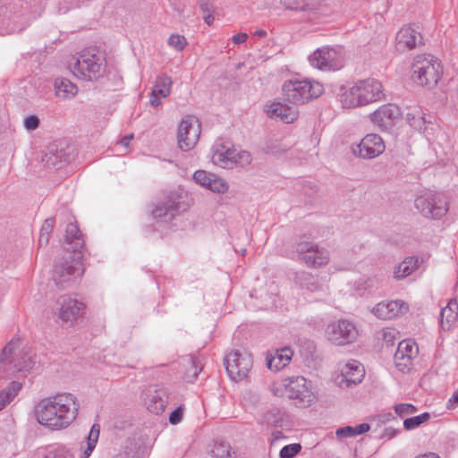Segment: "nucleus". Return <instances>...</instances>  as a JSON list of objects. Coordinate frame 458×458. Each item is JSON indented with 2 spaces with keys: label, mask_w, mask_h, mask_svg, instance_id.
I'll return each mask as SVG.
<instances>
[{
  "label": "nucleus",
  "mask_w": 458,
  "mask_h": 458,
  "mask_svg": "<svg viewBox=\"0 0 458 458\" xmlns=\"http://www.w3.org/2000/svg\"><path fill=\"white\" fill-rule=\"evenodd\" d=\"M65 242L71 245L72 254L58 259L54 266L53 279L59 288L67 287L76 277L81 276L84 273L82 259L85 241L76 222L67 224Z\"/></svg>",
  "instance_id": "obj_1"
},
{
  "label": "nucleus",
  "mask_w": 458,
  "mask_h": 458,
  "mask_svg": "<svg viewBox=\"0 0 458 458\" xmlns=\"http://www.w3.org/2000/svg\"><path fill=\"white\" fill-rule=\"evenodd\" d=\"M80 404L70 393L57 394L42 399L35 407L39 424L52 429L68 427L77 417Z\"/></svg>",
  "instance_id": "obj_2"
},
{
  "label": "nucleus",
  "mask_w": 458,
  "mask_h": 458,
  "mask_svg": "<svg viewBox=\"0 0 458 458\" xmlns=\"http://www.w3.org/2000/svg\"><path fill=\"white\" fill-rule=\"evenodd\" d=\"M20 339H12L0 355L2 369L10 377H17L30 371L35 365V359L30 348L20 347Z\"/></svg>",
  "instance_id": "obj_3"
},
{
  "label": "nucleus",
  "mask_w": 458,
  "mask_h": 458,
  "mask_svg": "<svg viewBox=\"0 0 458 458\" xmlns=\"http://www.w3.org/2000/svg\"><path fill=\"white\" fill-rule=\"evenodd\" d=\"M74 62L69 64L72 73L82 80L92 81L101 78L106 66L105 55L97 47H89L82 50Z\"/></svg>",
  "instance_id": "obj_4"
},
{
  "label": "nucleus",
  "mask_w": 458,
  "mask_h": 458,
  "mask_svg": "<svg viewBox=\"0 0 458 458\" xmlns=\"http://www.w3.org/2000/svg\"><path fill=\"white\" fill-rule=\"evenodd\" d=\"M443 75L440 60L429 54L417 55L411 64V78L414 82L428 89H434Z\"/></svg>",
  "instance_id": "obj_5"
},
{
  "label": "nucleus",
  "mask_w": 458,
  "mask_h": 458,
  "mask_svg": "<svg viewBox=\"0 0 458 458\" xmlns=\"http://www.w3.org/2000/svg\"><path fill=\"white\" fill-rule=\"evenodd\" d=\"M324 87L318 81L310 79L288 80L282 86V92L286 102L300 106L318 98Z\"/></svg>",
  "instance_id": "obj_6"
},
{
  "label": "nucleus",
  "mask_w": 458,
  "mask_h": 458,
  "mask_svg": "<svg viewBox=\"0 0 458 458\" xmlns=\"http://www.w3.org/2000/svg\"><path fill=\"white\" fill-rule=\"evenodd\" d=\"M289 257L310 268H320L329 263V251L316 242L300 237L293 244Z\"/></svg>",
  "instance_id": "obj_7"
},
{
  "label": "nucleus",
  "mask_w": 458,
  "mask_h": 458,
  "mask_svg": "<svg viewBox=\"0 0 458 458\" xmlns=\"http://www.w3.org/2000/svg\"><path fill=\"white\" fill-rule=\"evenodd\" d=\"M414 206L418 212L428 219H440L447 210V202L444 196L434 191H424L414 199Z\"/></svg>",
  "instance_id": "obj_8"
},
{
  "label": "nucleus",
  "mask_w": 458,
  "mask_h": 458,
  "mask_svg": "<svg viewBox=\"0 0 458 458\" xmlns=\"http://www.w3.org/2000/svg\"><path fill=\"white\" fill-rule=\"evenodd\" d=\"M215 147L213 160L224 168H232L234 165L244 167L251 163V155L246 150L238 151L225 144H216Z\"/></svg>",
  "instance_id": "obj_9"
},
{
  "label": "nucleus",
  "mask_w": 458,
  "mask_h": 458,
  "mask_svg": "<svg viewBox=\"0 0 458 458\" xmlns=\"http://www.w3.org/2000/svg\"><path fill=\"white\" fill-rule=\"evenodd\" d=\"M284 394L295 401L299 406H309L313 401L314 395L307 384L305 377L301 376L289 377L284 379Z\"/></svg>",
  "instance_id": "obj_10"
},
{
  "label": "nucleus",
  "mask_w": 458,
  "mask_h": 458,
  "mask_svg": "<svg viewBox=\"0 0 458 458\" xmlns=\"http://www.w3.org/2000/svg\"><path fill=\"white\" fill-rule=\"evenodd\" d=\"M224 364L230 378L235 382L244 379L252 368V357L249 353L233 351L224 359Z\"/></svg>",
  "instance_id": "obj_11"
},
{
  "label": "nucleus",
  "mask_w": 458,
  "mask_h": 458,
  "mask_svg": "<svg viewBox=\"0 0 458 458\" xmlns=\"http://www.w3.org/2000/svg\"><path fill=\"white\" fill-rule=\"evenodd\" d=\"M327 339L336 345H345L352 343L358 330L355 325L347 319H339L330 323L326 328Z\"/></svg>",
  "instance_id": "obj_12"
},
{
  "label": "nucleus",
  "mask_w": 458,
  "mask_h": 458,
  "mask_svg": "<svg viewBox=\"0 0 458 458\" xmlns=\"http://www.w3.org/2000/svg\"><path fill=\"white\" fill-rule=\"evenodd\" d=\"M200 123L194 116L183 118L178 127V147L182 151L191 150L197 144L200 135Z\"/></svg>",
  "instance_id": "obj_13"
},
{
  "label": "nucleus",
  "mask_w": 458,
  "mask_h": 458,
  "mask_svg": "<svg viewBox=\"0 0 458 458\" xmlns=\"http://www.w3.org/2000/svg\"><path fill=\"white\" fill-rule=\"evenodd\" d=\"M285 9L306 13L310 21L327 16L330 8L320 0H283Z\"/></svg>",
  "instance_id": "obj_14"
},
{
  "label": "nucleus",
  "mask_w": 458,
  "mask_h": 458,
  "mask_svg": "<svg viewBox=\"0 0 458 458\" xmlns=\"http://www.w3.org/2000/svg\"><path fill=\"white\" fill-rule=\"evenodd\" d=\"M309 61L311 66L321 71H335L341 67L337 52L328 47L318 48L310 55Z\"/></svg>",
  "instance_id": "obj_15"
},
{
  "label": "nucleus",
  "mask_w": 458,
  "mask_h": 458,
  "mask_svg": "<svg viewBox=\"0 0 458 458\" xmlns=\"http://www.w3.org/2000/svg\"><path fill=\"white\" fill-rule=\"evenodd\" d=\"M386 148L382 138L374 133L366 135L360 144L352 148V152L355 156L362 158H374L384 152Z\"/></svg>",
  "instance_id": "obj_16"
},
{
  "label": "nucleus",
  "mask_w": 458,
  "mask_h": 458,
  "mask_svg": "<svg viewBox=\"0 0 458 458\" xmlns=\"http://www.w3.org/2000/svg\"><path fill=\"white\" fill-rule=\"evenodd\" d=\"M355 90L360 95L361 105L380 100L383 97V87L379 81L372 78L358 81L355 82Z\"/></svg>",
  "instance_id": "obj_17"
},
{
  "label": "nucleus",
  "mask_w": 458,
  "mask_h": 458,
  "mask_svg": "<svg viewBox=\"0 0 458 458\" xmlns=\"http://www.w3.org/2000/svg\"><path fill=\"white\" fill-rule=\"evenodd\" d=\"M59 318L66 323L72 325L81 316L84 310V303L71 296H61L58 299Z\"/></svg>",
  "instance_id": "obj_18"
},
{
  "label": "nucleus",
  "mask_w": 458,
  "mask_h": 458,
  "mask_svg": "<svg viewBox=\"0 0 458 458\" xmlns=\"http://www.w3.org/2000/svg\"><path fill=\"white\" fill-rule=\"evenodd\" d=\"M294 283L305 292V293H326V288L318 275L307 271L294 273Z\"/></svg>",
  "instance_id": "obj_19"
},
{
  "label": "nucleus",
  "mask_w": 458,
  "mask_h": 458,
  "mask_svg": "<svg viewBox=\"0 0 458 458\" xmlns=\"http://www.w3.org/2000/svg\"><path fill=\"white\" fill-rule=\"evenodd\" d=\"M407 310L408 305L403 301L396 300L377 303L372 312L380 319H392L404 314Z\"/></svg>",
  "instance_id": "obj_20"
},
{
  "label": "nucleus",
  "mask_w": 458,
  "mask_h": 458,
  "mask_svg": "<svg viewBox=\"0 0 458 458\" xmlns=\"http://www.w3.org/2000/svg\"><path fill=\"white\" fill-rule=\"evenodd\" d=\"M145 399L148 410L154 414L164 412L168 403V392L164 387H149Z\"/></svg>",
  "instance_id": "obj_21"
},
{
  "label": "nucleus",
  "mask_w": 458,
  "mask_h": 458,
  "mask_svg": "<svg viewBox=\"0 0 458 458\" xmlns=\"http://www.w3.org/2000/svg\"><path fill=\"white\" fill-rule=\"evenodd\" d=\"M148 446L144 441L138 437H128L122 445L117 454L113 458H146Z\"/></svg>",
  "instance_id": "obj_22"
},
{
  "label": "nucleus",
  "mask_w": 458,
  "mask_h": 458,
  "mask_svg": "<svg viewBox=\"0 0 458 458\" xmlns=\"http://www.w3.org/2000/svg\"><path fill=\"white\" fill-rule=\"evenodd\" d=\"M180 202L175 198H169L158 202L152 211L157 222L170 223L179 213Z\"/></svg>",
  "instance_id": "obj_23"
},
{
  "label": "nucleus",
  "mask_w": 458,
  "mask_h": 458,
  "mask_svg": "<svg viewBox=\"0 0 458 458\" xmlns=\"http://www.w3.org/2000/svg\"><path fill=\"white\" fill-rule=\"evenodd\" d=\"M341 387H351L360 383L365 376V369L361 363L357 360L347 362L341 370Z\"/></svg>",
  "instance_id": "obj_24"
},
{
  "label": "nucleus",
  "mask_w": 458,
  "mask_h": 458,
  "mask_svg": "<svg viewBox=\"0 0 458 458\" xmlns=\"http://www.w3.org/2000/svg\"><path fill=\"white\" fill-rule=\"evenodd\" d=\"M400 115V108L396 105L387 104L373 112L370 114V119L377 126L386 129Z\"/></svg>",
  "instance_id": "obj_25"
},
{
  "label": "nucleus",
  "mask_w": 458,
  "mask_h": 458,
  "mask_svg": "<svg viewBox=\"0 0 458 458\" xmlns=\"http://www.w3.org/2000/svg\"><path fill=\"white\" fill-rule=\"evenodd\" d=\"M172 83V79L167 75L162 74L157 77L150 94L149 103L151 106H158L161 104V99L170 95Z\"/></svg>",
  "instance_id": "obj_26"
},
{
  "label": "nucleus",
  "mask_w": 458,
  "mask_h": 458,
  "mask_svg": "<svg viewBox=\"0 0 458 458\" xmlns=\"http://www.w3.org/2000/svg\"><path fill=\"white\" fill-rule=\"evenodd\" d=\"M266 112L268 117L272 119L280 118L284 123H291L298 117L295 108L280 102H274L267 106Z\"/></svg>",
  "instance_id": "obj_27"
},
{
  "label": "nucleus",
  "mask_w": 458,
  "mask_h": 458,
  "mask_svg": "<svg viewBox=\"0 0 458 458\" xmlns=\"http://www.w3.org/2000/svg\"><path fill=\"white\" fill-rule=\"evenodd\" d=\"M397 46L399 47L412 49L422 43V36L411 27L402 28L396 35Z\"/></svg>",
  "instance_id": "obj_28"
},
{
  "label": "nucleus",
  "mask_w": 458,
  "mask_h": 458,
  "mask_svg": "<svg viewBox=\"0 0 458 458\" xmlns=\"http://www.w3.org/2000/svg\"><path fill=\"white\" fill-rule=\"evenodd\" d=\"M293 352L289 347L276 350L274 354L267 356V365L270 370L279 371L291 361Z\"/></svg>",
  "instance_id": "obj_29"
},
{
  "label": "nucleus",
  "mask_w": 458,
  "mask_h": 458,
  "mask_svg": "<svg viewBox=\"0 0 458 458\" xmlns=\"http://www.w3.org/2000/svg\"><path fill=\"white\" fill-rule=\"evenodd\" d=\"M337 98L344 108H354L362 106L360 95L355 90V84L352 87L341 86L337 93Z\"/></svg>",
  "instance_id": "obj_30"
},
{
  "label": "nucleus",
  "mask_w": 458,
  "mask_h": 458,
  "mask_svg": "<svg viewBox=\"0 0 458 458\" xmlns=\"http://www.w3.org/2000/svg\"><path fill=\"white\" fill-rule=\"evenodd\" d=\"M458 318L457 301L450 300L447 305L440 311V324L443 329H449Z\"/></svg>",
  "instance_id": "obj_31"
},
{
  "label": "nucleus",
  "mask_w": 458,
  "mask_h": 458,
  "mask_svg": "<svg viewBox=\"0 0 458 458\" xmlns=\"http://www.w3.org/2000/svg\"><path fill=\"white\" fill-rule=\"evenodd\" d=\"M419 267L420 259L418 257H407L394 268V277L398 280L405 278L418 269Z\"/></svg>",
  "instance_id": "obj_32"
},
{
  "label": "nucleus",
  "mask_w": 458,
  "mask_h": 458,
  "mask_svg": "<svg viewBox=\"0 0 458 458\" xmlns=\"http://www.w3.org/2000/svg\"><path fill=\"white\" fill-rule=\"evenodd\" d=\"M55 92L56 97L67 99L77 94L78 88L70 80L60 77L55 80Z\"/></svg>",
  "instance_id": "obj_33"
},
{
  "label": "nucleus",
  "mask_w": 458,
  "mask_h": 458,
  "mask_svg": "<svg viewBox=\"0 0 458 458\" xmlns=\"http://www.w3.org/2000/svg\"><path fill=\"white\" fill-rule=\"evenodd\" d=\"M20 382L13 381L0 392V411L9 404L21 389Z\"/></svg>",
  "instance_id": "obj_34"
},
{
  "label": "nucleus",
  "mask_w": 458,
  "mask_h": 458,
  "mask_svg": "<svg viewBox=\"0 0 458 458\" xmlns=\"http://www.w3.org/2000/svg\"><path fill=\"white\" fill-rule=\"evenodd\" d=\"M405 120L410 124L411 127L414 128L419 131L426 128V121L420 107H414L411 111H408L405 114Z\"/></svg>",
  "instance_id": "obj_35"
},
{
  "label": "nucleus",
  "mask_w": 458,
  "mask_h": 458,
  "mask_svg": "<svg viewBox=\"0 0 458 458\" xmlns=\"http://www.w3.org/2000/svg\"><path fill=\"white\" fill-rule=\"evenodd\" d=\"M205 189L214 193L223 194L228 191L229 185L225 179L212 173Z\"/></svg>",
  "instance_id": "obj_36"
},
{
  "label": "nucleus",
  "mask_w": 458,
  "mask_h": 458,
  "mask_svg": "<svg viewBox=\"0 0 458 458\" xmlns=\"http://www.w3.org/2000/svg\"><path fill=\"white\" fill-rule=\"evenodd\" d=\"M100 433V426L93 424L87 437V447L83 451L81 458H89L96 447Z\"/></svg>",
  "instance_id": "obj_37"
},
{
  "label": "nucleus",
  "mask_w": 458,
  "mask_h": 458,
  "mask_svg": "<svg viewBox=\"0 0 458 458\" xmlns=\"http://www.w3.org/2000/svg\"><path fill=\"white\" fill-rule=\"evenodd\" d=\"M211 453L216 458H229L231 457V445L228 442L216 440L214 443Z\"/></svg>",
  "instance_id": "obj_38"
},
{
  "label": "nucleus",
  "mask_w": 458,
  "mask_h": 458,
  "mask_svg": "<svg viewBox=\"0 0 458 458\" xmlns=\"http://www.w3.org/2000/svg\"><path fill=\"white\" fill-rule=\"evenodd\" d=\"M430 419V414L428 412H423L418 416H413L410 418H406L403 420V428L405 430H412L420 427L424 422L428 421Z\"/></svg>",
  "instance_id": "obj_39"
},
{
  "label": "nucleus",
  "mask_w": 458,
  "mask_h": 458,
  "mask_svg": "<svg viewBox=\"0 0 458 458\" xmlns=\"http://www.w3.org/2000/svg\"><path fill=\"white\" fill-rule=\"evenodd\" d=\"M396 352L403 353V355H409L411 358H415L418 355L419 348L417 344L412 340H403L398 344Z\"/></svg>",
  "instance_id": "obj_40"
},
{
  "label": "nucleus",
  "mask_w": 458,
  "mask_h": 458,
  "mask_svg": "<svg viewBox=\"0 0 458 458\" xmlns=\"http://www.w3.org/2000/svg\"><path fill=\"white\" fill-rule=\"evenodd\" d=\"M412 359L409 355H403V353H399V352H395L394 355V364L398 370L402 372L409 371L412 365Z\"/></svg>",
  "instance_id": "obj_41"
},
{
  "label": "nucleus",
  "mask_w": 458,
  "mask_h": 458,
  "mask_svg": "<svg viewBox=\"0 0 458 458\" xmlns=\"http://www.w3.org/2000/svg\"><path fill=\"white\" fill-rule=\"evenodd\" d=\"M44 458H75L74 454L65 446H56L49 449Z\"/></svg>",
  "instance_id": "obj_42"
},
{
  "label": "nucleus",
  "mask_w": 458,
  "mask_h": 458,
  "mask_svg": "<svg viewBox=\"0 0 458 458\" xmlns=\"http://www.w3.org/2000/svg\"><path fill=\"white\" fill-rule=\"evenodd\" d=\"M396 334L395 329L386 327L377 333V338L381 339L386 344V347H389L394 345Z\"/></svg>",
  "instance_id": "obj_43"
},
{
  "label": "nucleus",
  "mask_w": 458,
  "mask_h": 458,
  "mask_svg": "<svg viewBox=\"0 0 458 458\" xmlns=\"http://www.w3.org/2000/svg\"><path fill=\"white\" fill-rule=\"evenodd\" d=\"M301 450V445L299 443L284 445L279 452L280 458H293Z\"/></svg>",
  "instance_id": "obj_44"
},
{
  "label": "nucleus",
  "mask_w": 458,
  "mask_h": 458,
  "mask_svg": "<svg viewBox=\"0 0 458 458\" xmlns=\"http://www.w3.org/2000/svg\"><path fill=\"white\" fill-rule=\"evenodd\" d=\"M394 410L400 418L412 415L417 412L418 409L411 403H399L394 405Z\"/></svg>",
  "instance_id": "obj_45"
},
{
  "label": "nucleus",
  "mask_w": 458,
  "mask_h": 458,
  "mask_svg": "<svg viewBox=\"0 0 458 458\" xmlns=\"http://www.w3.org/2000/svg\"><path fill=\"white\" fill-rule=\"evenodd\" d=\"M168 45L177 51H182L187 45V40L182 35L172 34L168 38Z\"/></svg>",
  "instance_id": "obj_46"
},
{
  "label": "nucleus",
  "mask_w": 458,
  "mask_h": 458,
  "mask_svg": "<svg viewBox=\"0 0 458 458\" xmlns=\"http://www.w3.org/2000/svg\"><path fill=\"white\" fill-rule=\"evenodd\" d=\"M211 174L212 173L205 170H197L194 172L192 177L196 183L205 188Z\"/></svg>",
  "instance_id": "obj_47"
},
{
  "label": "nucleus",
  "mask_w": 458,
  "mask_h": 458,
  "mask_svg": "<svg viewBox=\"0 0 458 458\" xmlns=\"http://www.w3.org/2000/svg\"><path fill=\"white\" fill-rule=\"evenodd\" d=\"M191 369H189L188 373L192 371V374L190 376L191 378L189 379L190 382H193L197 377L198 374L202 370V365L199 358L195 356L191 357Z\"/></svg>",
  "instance_id": "obj_48"
},
{
  "label": "nucleus",
  "mask_w": 458,
  "mask_h": 458,
  "mask_svg": "<svg viewBox=\"0 0 458 458\" xmlns=\"http://www.w3.org/2000/svg\"><path fill=\"white\" fill-rule=\"evenodd\" d=\"M24 127L27 131H31L38 128L40 124V119L36 114L27 116L23 122Z\"/></svg>",
  "instance_id": "obj_49"
},
{
  "label": "nucleus",
  "mask_w": 458,
  "mask_h": 458,
  "mask_svg": "<svg viewBox=\"0 0 458 458\" xmlns=\"http://www.w3.org/2000/svg\"><path fill=\"white\" fill-rule=\"evenodd\" d=\"M184 409L180 406L174 410L169 415V422L172 425H177L180 423L183 417Z\"/></svg>",
  "instance_id": "obj_50"
},
{
  "label": "nucleus",
  "mask_w": 458,
  "mask_h": 458,
  "mask_svg": "<svg viewBox=\"0 0 458 458\" xmlns=\"http://www.w3.org/2000/svg\"><path fill=\"white\" fill-rule=\"evenodd\" d=\"M354 427L346 426L344 428H339L336 430V436L338 438H347V437H356V434L354 433Z\"/></svg>",
  "instance_id": "obj_51"
},
{
  "label": "nucleus",
  "mask_w": 458,
  "mask_h": 458,
  "mask_svg": "<svg viewBox=\"0 0 458 458\" xmlns=\"http://www.w3.org/2000/svg\"><path fill=\"white\" fill-rule=\"evenodd\" d=\"M55 226V219L53 217L47 218L40 229L41 233L49 234L52 233Z\"/></svg>",
  "instance_id": "obj_52"
},
{
  "label": "nucleus",
  "mask_w": 458,
  "mask_h": 458,
  "mask_svg": "<svg viewBox=\"0 0 458 458\" xmlns=\"http://www.w3.org/2000/svg\"><path fill=\"white\" fill-rule=\"evenodd\" d=\"M199 7L204 13L214 12V6L208 0H200Z\"/></svg>",
  "instance_id": "obj_53"
},
{
  "label": "nucleus",
  "mask_w": 458,
  "mask_h": 458,
  "mask_svg": "<svg viewBox=\"0 0 458 458\" xmlns=\"http://www.w3.org/2000/svg\"><path fill=\"white\" fill-rule=\"evenodd\" d=\"M248 38L247 33H238L233 36L232 41L235 45L244 43Z\"/></svg>",
  "instance_id": "obj_54"
},
{
  "label": "nucleus",
  "mask_w": 458,
  "mask_h": 458,
  "mask_svg": "<svg viewBox=\"0 0 458 458\" xmlns=\"http://www.w3.org/2000/svg\"><path fill=\"white\" fill-rule=\"evenodd\" d=\"M370 426L368 423H361L354 427L356 436L366 433L369 430Z\"/></svg>",
  "instance_id": "obj_55"
},
{
  "label": "nucleus",
  "mask_w": 458,
  "mask_h": 458,
  "mask_svg": "<svg viewBox=\"0 0 458 458\" xmlns=\"http://www.w3.org/2000/svg\"><path fill=\"white\" fill-rule=\"evenodd\" d=\"M398 432H399L398 430H396L393 428H385L383 437H386L387 439H391L394 437H395Z\"/></svg>",
  "instance_id": "obj_56"
},
{
  "label": "nucleus",
  "mask_w": 458,
  "mask_h": 458,
  "mask_svg": "<svg viewBox=\"0 0 458 458\" xmlns=\"http://www.w3.org/2000/svg\"><path fill=\"white\" fill-rule=\"evenodd\" d=\"M49 237L50 235L49 234H45V233H39V237H38V245L40 247L44 246V245H47L48 243V241H49Z\"/></svg>",
  "instance_id": "obj_57"
},
{
  "label": "nucleus",
  "mask_w": 458,
  "mask_h": 458,
  "mask_svg": "<svg viewBox=\"0 0 458 458\" xmlns=\"http://www.w3.org/2000/svg\"><path fill=\"white\" fill-rule=\"evenodd\" d=\"M133 139V134H128L122 138L120 144L125 148H128L131 140Z\"/></svg>",
  "instance_id": "obj_58"
},
{
  "label": "nucleus",
  "mask_w": 458,
  "mask_h": 458,
  "mask_svg": "<svg viewBox=\"0 0 458 458\" xmlns=\"http://www.w3.org/2000/svg\"><path fill=\"white\" fill-rule=\"evenodd\" d=\"M207 14L204 16V21L208 24V25H211L215 20L214 16H213V13H206Z\"/></svg>",
  "instance_id": "obj_59"
},
{
  "label": "nucleus",
  "mask_w": 458,
  "mask_h": 458,
  "mask_svg": "<svg viewBox=\"0 0 458 458\" xmlns=\"http://www.w3.org/2000/svg\"><path fill=\"white\" fill-rule=\"evenodd\" d=\"M415 458H441V457L435 453H427V454L419 455Z\"/></svg>",
  "instance_id": "obj_60"
},
{
  "label": "nucleus",
  "mask_w": 458,
  "mask_h": 458,
  "mask_svg": "<svg viewBox=\"0 0 458 458\" xmlns=\"http://www.w3.org/2000/svg\"><path fill=\"white\" fill-rule=\"evenodd\" d=\"M267 31L265 30L259 29L254 32V36L258 38H265L267 36Z\"/></svg>",
  "instance_id": "obj_61"
},
{
  "label": "nucleus",
  "mask_w": 458,
  "mask_h": 458,
  "mask_svg": "<svg viewBox=\"0 0 458 458\" xmlns=\"http://www.w3.org/2000/svg\"><path fill=\"white\" fill-rule=\"evenodd\" d=\"M23 29H24V27H21V28L13 27L11 29V32H21L23 30Z\"/></svg>",
  "instance_id": "obj_62"
},
{
  "label": "nucleus",
  "mask_w": 458,
  "mask_h": 458,
  "mask_svg": "<svg viewBox=\"0 0 458 458\" xmlns=\"http://www.w3.org/2000/svg\"><path fill=\"white\" fill-rule=\"evenodd\" d=\"M52 157H55L54 156L47 157V163H51L53 165H56V163L55 161H52Z\"/></svg>",
  "instance_id": "obj_63"
},
{
  "label": "nucleus",
  "mask_w": 458,
  "mask_h": 458,
  "mask_svg": "<svg viewBox=\"0 0 458 458\" xmlns=\"http://www.w3.org/2000/svg\"><path fill=\"white\" fill-rule=\"evenodd\" d=\"M392 417H393V415L391 413H387V414L384 415V418H386V420H389Z\"/></svg>",
  "instance_id": "obj_64"
}]
</instances>
